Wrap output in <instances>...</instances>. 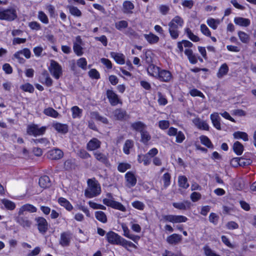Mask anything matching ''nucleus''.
Returning a JSON list of instances; mask_svg holds the SVG:
<instances>
[{"instance_id":"f257e3e1","label":"nucleus","mask_w":256,"mask_h":256,"mask_svg":"<svg viewBox=\"0 0 256 256\" xmlns=\"http://www.w3.org/2000/svg\"><path fill=\"white\" fill-rule=\"evenodd\" d=\"M106 238L108 242L112 244L120 245L127 248V246L136 248V246L132 242L126 240L119 236L118 234L110 231L106 234Z\"/></svg>"},{"instance_id":"f03ea898","label":"nucleus","mask_w":256,"mask_h":256,"mask_svg":"<svg viewBox=\"0 0 256 256\" xmlns=\"http://www.w3.org/2000/svg\"><path fill=\"white\" fill-rule=\"evenodd\" d=\"M88 188L85 190L84 194L88 198H92L100 194L101 188L98 182L95 180H88Z\"/></svg>"},{"instance_id":"7ed1b4c3","label":"nucleus","mask_w":256,"mask_h":256,"mask_svg":"<svg viewBox=\"0 0 256 256\" xmlns=\"http://www.w3.org/2000/svg\"><path fill=\"white\" fill-rule=\"evenodd\" d=\"M106 196V198H104L102 200L105 205L123 212L126 211V207L120 202L114 200L112 194L108 193Z\"/></svg>"},{"instance_id":"20e7f679","label":"nucleus","mask_w":256,"mask_h":256,"mask_svg":"<svg viewBox=\"0 0 256 256\" xmlns=\"http://www.w3.org/2000/svg\"><path fill=\"white\" fill-rule=\"evenodd\" d=\"M17 18L16 10L14 8L4 9L0 8V20L13 21Z\"/></svg>"},{"instance_id":"39448f33","label":"nucleus","mask_w":256,"mask_h":256,"mask_svg":"<svg viewBox=\"0 0 256 256\" xmlns=\"http://www.w3.org/2000/svg\"><path fill=\"white\" fill-rule=\"evenodd\" d=\"M46 128L45 126L39 128L37 124H32L28 126L26 132L28 134L36 136L44 134Z\"/></svg>"},{"instance_id":"423d86ee","label":"nucleus","mask_w":256,"mask_h":256,"mask_svg":"<svg viewBox=\"0 0 256 256\" xmlns=\"http://www.w3.org/2000/svg\"><path fill=\"white\" fill-rule=\"evenodd\" d=\"M50 71L52 76L56 79H58L62 75V66L54 60H52L50 62Z\"/></svg>"},{"instance_id":"0eeeda50","label":"nucleus","mask_w":256,"mask_h":256,"mask_svg":"<svg viewBox=\"0 0 256 256\" xmlns=\"http://www.w3.org/2000/svg\"><path fill=\"white\" fill-rule=\"evenodd\" d=\"M72 238V235L70 232H64L60 234L59 244L63 247L68 246Z\"/></svg>"},{"instance_id":"6e6552de","label":"nucleus","mask_w":256,"mask_h":256,"mask_svg":"<svg viewBox=\"0 0 256 256\" xmlns=\"http://www.w3.org/2000/svg\"><path fill=\"white\" fill-rule=\"evenodd\" d=\"M37 223L38 228L40 232L44 234L48 230V224L46 220L42 217H38L35 218Z\"/></svg>"},{"instance_id":"1a4fd4ad","label":"nucleus","mask_w":256,"mask_h":256,"mask_svg":"<svg viewBox=\"0 0 256 256\" xmlns=\"http://www.w3.org/2000/svg\"><path fill=\"white\" fill-rule=\"evenodd\" d=\"M106 96L110 104L112 106H115L118 104L122 103L119 99L118 96L112 90H107Z\"/></svg>"},{"instance_id":"9d476101","label":"nucleus","mask_w":256,"mask_h":256,"mask_svg":"<svg viewBox=\"0 0 256 256\" xmlns=\"http://www.w3.org/2000/svg\"><path fill=\"white\" fill-rule=\"evenodd\" d=\"M184 22L178 16H175L168 24L169 28L178 30L179 27H182Z\"/></svg>"},{"instance_id":"9b49d317","label":"nucleus","mask_w":256,"mask_h":256,"mask_svg":"<svg viewBox=\"0 0 256 256\" xmlns=\"http://www.w3.org/2000/svg\"><path fill=\"white\" fill-rule=\"evenodd\" d=\"M63 156V152L58 148H54L50 150L48 153L47 156L49 159L50 160H59Z\"/></svg>"},{"instance_id":"f8f14e48","label":"nucleus","mask_w":256,"mask_h":256,"mask_svg":"<svg viewBox=\"0 0 256 256\" xmlns=\"http://www.w3.org/2000/svg\"><path fill=\"white\" fill-rule=\"evenodd\" d=\"M125 178L126 180V186L128 188L134 186L137 182L136 178L134 174L132 172H128L125 174Z\"/></svg>"},{"instance_id":"ddd939ff","label":"nucleus","mask_w":256,"mask_h":256,"mask_svg":"<svg viewBox=\"0 0 256 256\" xmlns=\"http://www.w3.org/2000/svg\"><path fill=\"white\" fill-rule=\"evenodd\" d=\"M172 78V75L170 72L164 70H160L156 78L161 81L168 82L171 80Z\"/></svg>"},{"instance_id":"4468645a","label":"nucleus","mask_w":256,"mask_h":256,"mask_svg":"<svg viewBox=\"0 0 256 256\" xmlns=\"http://www.w3.org/2000/svg\"><path fill=\"white\" fill-rule=\"evenodd\" d=\"M101 142L96 138H92L86 144V148L89 151L94 150L100 147Z\"/></svg>"},{"instance_id":"2eb2a0df","label":"nucleus","mask_w":256,"mask_h":256,"mask_svg":"<svg viewBox=\"0 0 256 256\" xmlns=\"http://www.w3.org/2000/svg\"><path fill=\"white\" fill-rule=\"evenodd\" d=\"M114 118L118 120H123L127 116L126 112L122 108H116L112 112Z\"/></svg>"},{"instance_id":"dca6fc26","label":"nucleus","mask_w":256,"mask_h":256,"mask_svg":"<svg viewBox=\"0 0 256 256\" xmlns=\"http://www.w3.org/2000/svg\"><path fill=\"white\" fill-rule=\"evenodd\" d=\"M52 127L58 132L66 134L68 131V126L66 124H63L59 122H56L52 124Z\"/></svg>"},{"instance_id":"f3484780","label":"nucleus","mask_w":256,"mask_h":256,"mask_svg":"<svg viewBox=\"0 0 256 256\" xmlns=\"http://www.w3.org/2000/svg\"><path fill=\"white\" fill-rule=\"evenodd\" d=\"M37 210L36 208L32 204H26L23 205L20 207L19 210L18 214L19 216H22L24 214V212L26 211L30 212H35Z\"/></svg>"},{"instance_id":"a211bd4d","label":"nucleus","mask_w":256,"mask_h":256,"mask_svg":"<svg viewBox=\"0 0 256 256\" xmlns=\"http://www.w3.org/2000/svg\"><path fill=\"white\" fill-rule=\"evenodd\" d=\"M122 12L126 14H132V10L134 8V4L129 0H126L122 4Z\"/></svg>"},{"instance_id":"6ab92c4d","label":"nucleus","mask_w":256,"mask_h":256,"mask_svg":"<svg viewBox=\"0 0 256 256\" xmlns=\"http://www.w3.org/2000/svg\"><path fill=\"white\" fill-rule=\"evenodd\" d=\"M182 240V236L176 234H174L166 238V242L170 244H176Z\"/></svg>"},{"instance_id":"aec40b11","label":"nucleus","mask_w":256,"mask_h":256,"mask_svg":"<svg viewBox=\"0 0 256 256\" xmlns=\"http://www.w3.org/2000/svg\"><path fill=\"white\" fill-rule=\"evenodd\" d=\"M16 221L24 228H30L32 224V222L28 218L21 216L19 215L16 218Z\"/></svg>"},{"instance_id":"412c9836","label":"nucleus","mask_w":256,"mask_h":256,"mask_svg":"<svg viewBox=\"0 0 256 256\" xmlns=\"http://www.w3.org/2000/svg\"><path fill=\"white\" fill-rule=\"evenodd\" d=\"M172 206L174 208L180 210H186L190 208V202L188 200L181 202H174Z\"/></svg>"},{"instance_id":"4be33fe9","label":"nucleus","mask_w":256,"mask_h":256,"mask_svg":"<svg viewBox=\"0 0 256 256\" xmlns=\"http://www.w3.org/2000/svg\"><path fill=\"white\" fill-rule=\"evenodd\" d=\"M234 22L238 26H248L250 24V20L242 17H236L234 19Z\"/></svg>"},{"instance_id":"5701e85b","label":"nucleus","mask_w":256,"mask_h":256,"mask_svg":"<svg viewBox=\"0 0 256 256\" xmlns=\"http://www.w3.org/2000/svg\"><path fill=\"white\" fill-rule=\"evenodd\" d=\"M193 122L198 128L206 130H208L209 126L208 124L200 118H196L193 120Z\"/></svg>"},{"instance_id":"b1692460","label":"nucleus","mask_w":256,"mask_h":256,"mask_svg":"<svg viewBox=\"0 0 256 256\" xmlns=\"http://www.w3.org/2000/svg\"><path fill=\"white\" fill-rule=\"evenodd\" d=\"M160 70V68L159 67L154 65V64H150L147 68V72L150 76L157 78Z\"/></svg>"},{"instance_id":"393cba45","label":"nucleus","mask_w":256,"mask_h":256,"mask_svg":"<svg viewBox=\"0 0 256 256\" xmlns=\"http://www.w3.org/2000/svg\"><path fill=\"white\" fill-rule=\"evenodd\" d=\"M39 185L42 188H48L51 186L49 177L47 176H42L39 179Z\"/></svg>"},{"instance_id":"a878e982","label":"nucleus","mask_w":256,"mask_h":256,"mask_svg":"<svg viewBox=\"0 0 256 256\" xmlns=\"http://www.w3.org/2000/svg\"><path fill=\"white\" fill-rule=\"evenodd\" d=\"M131 127L134 130L140 133L144 131L146 128V125L142 122H136L131 124Z\"/></svg>"},{"instance_id":"bb28decb","label":"nucleus","mask_w":256,"mask_h":256,"mask_svg":"<svg viewBox=\"0 0 256 256\" xmlns=\"http://www.w3.org/2000/svg\"><path fill=\"white\" fill-rule=\"evenodd\" d=\"M210 119L212 121V124L218 130H220V117L218 114H213L210 115Z\"/></svg>"},{"instance_id":"cd10ccee","label":"nucleus","mask_w":256,"mask_h":256,"mask_svg":"<svg viewBox=\"0 0 256 256\" xmlns=\"http://www.w3.org/2000/svg\"><path fill=\"white\" fill-rule=\"evenodd\" d=\"M228 70V65L226 64H223L218 69L216 74L217 77L219 78H222L224 76L227 74Z\"/></svg>"},{"instance_id":"c85d7f7f","label":"nucleus","mask_w":256,"mask_h":256,"mask_svg":"<svg viewBox=\"0 0 256 256\" xmlns=\"http://www.w3.org/2000/svg\"><path fill=\"white\" fill-rule=\"evenodd\" d=\"M94 155L98 161L102 164H106L108 162V159L106 156L100 152L96 151L94 152Z\"/></svg>"},{"instance_id":"c756f323","label":"nucleus","mask_w":256,"mask_h":256,"mask_svg":"<svg viewBox=\"0 0 256 256\" xmlns=\"http://www.w3.org/2000/svg\"><path fill=\"white\" fill-rule=\"evenodd\" d=\"M144 37L145 39L151 44H154L158 42L159 40V38L156 35L150 33L149 34H144Z\"/></svg>"},{"instance_id":"7c9ffc66","label":"nucleus","mask_w":256,"mask_h":256,"mask_svg":"<svg viewBox=\"0 0 256 256\" xmlns=\"http://www.w3.org/2000/svg\"><path fill=\"white\" fill-rule=\"evenodd\" d=\"M90 116L92 118L101 122L104 124H108V120L106 118L100 116L98 112H90Z\"/></svg>"},{"instance_id":"2f4dec72","label":"nucleus","mask_w":256,"mask_h":256,"mask_svg":"<svg viewBox=\"0 0 256 256\" xmlns=\"http://www.w3.org/2000/svg\"><path fill=\"white\" fill-rule=\"evenodd\" d=\"M58 202L60 206L64 207L68 211L72 210L73 208V206L66 199L64 198H59Z\"/></svg>"},{"instance_id":"473e14b6","label":"nucleus","mask_w":256,"mask_h":256,"mask_svg":"<svg viewBox=\"0 0 256 256\" xmlns=\"http://www.w3.org/2000/svg\"><path fill=\"white\" fill-rule=\"evenodd\" d=\"M111 56L114 58L116 62L120 64H124V56L122 54H120L114 52H111Z\"/></svg>"},{"instance_id":"72a5a7b5","label":"nucleus","mask_w":256,"mask_h":256,"mask_svg":"<svg viewBox=\"0 0 256 256\" xmlns=\"http://www.w3.org/2000/svg\"><path fill=\"white\" fill-rule=\"evenodd\" d=\"M32 141L36 144H40V146L48 148L50 146V142L46 138L40 139H32Z\"/></svg>"},{"instance_id":"f704fd0d","label":"nucleus","mask_w":256,"mask_h":256,"mask_svg":"<svg viewBox=\"0 0 256 256\" xmlns=\"http://www.w3.org/2000/svg\"><path fill=\"white\" fill-rule=\"evenodd\" d=\"M233 150L236 154L240 155L243 152L244 146L240 142L237 141L234 144Z\"/></svg>"},{"instance_id":"c9c22d12","label":"nucleus","mask_w":256,"mask_h":256,"mask_svg":"<svg viewBox=\"0 0 256 256\" xmlns=\"http://www.w3.org/2000/svg\"><path fill=\"white\" fill-rule=\"evenodd\" d=\"M238 34L240 40L244 44H248L249 42L250 38L248 34L244 32L239 31Z\"/></svg>"},{"instance_id":"e433bc0d","label":"nucleus","mask_w":256,"mask_h":256,"mask_svg":"<svg viewBox=\"0 0 256 256\" xmlns=\"http://www.w3.org/2000/svg\"><path fill=\"white\" fill-rule=\"evenodd\" d=\"M96 218L102 223L107 222V217L104 212L102 211H97L95 212Z\"/></svg>"},{"instance_id":"4c0bfd02","label":"nucleus","mask_w":256,"mask_h":256,"mask_svg":"<svg viewBox=\"0 0 256 256\" xmlns=\"http://www.w3.org/2000/svg\"><path fill=\"white\" fill-rule=\"evenodd\" d=\"M134 146V142L132 140H127L123 147L124 152L126 154H130V149L132 148Z\"/></svg>"},{"instance_id":"58836bf2","label":"nucleus","mask_w":256,"mask_h":256,"mask_svg":"<svg viewBox=\"0 0 256 256\" xmlns=\"http://www.w3.org/2000/svg\"><path fill=\"white\" fill-rule=\"evenodd\" d=\"M122 226L124 232V235L132 240L135 241L137 238V236L130 234V230L126 224H122Z\"/></svg>"},{"instance_id":"ea45409f","label":"nucleus","mask_w":256,"mask_h":256,"mask_svg":"<svg viewBox=\"0 0 256 256\" xmlns=\"http://www.w3.org/2000/svg\"><path fill=\"white\" fill-rule=\"evenodd\" d=\"M44 113L48 116H52L54 118H57L58 116V112L52 108H48L44 109Z\"/></svg>"},{"instance_id":"a19ab883","label":"nucleus","mask_w":256,"mask_h":256,"mask_svg":"<svg viewBox=\"0 0 256 256\" xmlns=\"http://www.w3.org/2000/svg\"><path fill=\"white\" fill-rule=\"evenodd\" d=\"M179 186L184 188H187L189 186L188 179L185 176H180L178 178Z\"/></svg>"},{"instance_id":"79ce46f5","label":"nucleus","mask_w":256,"mask_h":256,"mask_svg":"<svg viewBox=\"0 0 256 256\" xmlns=\"http://www.w3.org/2000/svg\"><path fill=\"white\" fill-rule=\"evenodd\" d=\"M233 136H234V138H236V139L241 138V139H242L244 141H248V135L246 133L244 132L238 131V132H235Z\"/></svg>"},{"instance_id":"37998d69","label":"nucleus","mask_w":256,"mask_h":256,"mask_svg":"<svg viewBox=\"0 0 256 256\" xmlns=\"http://www.w3.org/2000/svg\"><path fill=\"white\" fill-rule=\"evenodd\" d=\"M44 80L43 81L41 82L42 84H44L48 86H50L52 85V79L48 76V74L46 71L44 72L42 74Z\"/></svg>"},{"instance_id":"c03bdc74","label":"nucleus","mask_w":256,"mask_h":256,"mask_svg":"<svg viewBox=\"0 0 256 256\" xmlns=\"http://www.w3.org/2000/svg\"><path fill=\"white\" fill-rule=\"evenodd\" d=\"M200 142L202 144L206 146L208 148H212L213 145L211 142L210 140L205 136H202L200 137Z\"/></svg>"},{"instance_id":"a18cd8bd","label":"nucleus","mask_w":256,"mask_h":256,"mask_svg":"<svg viewBox=\"0 0 256 256\" xmlns=\"http://www.w3.org/2000/svg\"><path fill=\"white\" fill-rule=\"evenodd\" d=\"M185 32L188 38L192 41L194 42H197L200 40V38L196 35L194 34L190 28H186Z\"/></svg>"},{"instance_id":"49530a36","label":"nucleus","mask_w":256,"mask_h":256,"mask_svg":"<svg viewBox=\"0 0 256 256\" xmlns=\"http://www.w3.org/2000/svg\"><path fill=\"white\" fill-rule=\"evenodd\" d=\"M67 8L69 10L70 13L73 16H80L82 15L81 12L76 6H68Z\"/></svg>"},{"instance_id":"de8ad7c7","label":"nucleus","mask_w":256,"mask_h":256,"mask_svg":"<svg viewBox=\"0 0 256 256\" xmlns=\"http://www.w3.org/2000/svg\"><path fill=\"white\" fill-rule=\"evenodd\" d=\"M203 250L206 256H220L216 254L208 246H204Z\"/></svg>"},{"instance_id":"09e8293b","label":"nucleus","mask_w":256,"mask_h":256,"mask_svg":"<svg viewBox=\"0 0 256 256\" xmlns=\"http://www.w3.org/2000/svg\"><path fill=\"white\" fill-rule=\"evenodd\" d=\"M131 166L128 163H120L118 166V170L120 172H124L130 168Z\"/></svg>"},{"instance_id":"8fccbe9b","label":"nucleus","mask_w":256,"mask_h":256,"mask_svg":"<svg viewBox=\"0 0 256 256\" xmlns=\"http://www.w3.org/2000/svg\"><path fill=\"white\" fill-rule=\"evenodd\" d=\"M239 161V166H246L249 165L250 164V159H244L242 158H234V161Z\"/></svg>"},{"instance_id":"3c124183","label":"nucleus","mask_w":256,"mask_h":256,"mask_svg":"<svg viewBox=\"0 0 256 256\" xmlns=\"http://www.w3.org/2000/svg\"><path fill=\"white\" fill-rule=\"evenodd\" d=\"M2 203L8 210H13L16 208L15 204L9 200H2Z\"/></svg>"},{"instance_id":"603ef678","label":"nucleus","mask_w":256,"mask_h":256,"mask_svg":"<svg viewBox=\"0 0 256 256\" xmlns=\"http://www.w3.org/2000/svg\"><path fill=\"white\" fill-rule=\"evenodd\" d=\"M219 22H220L218 20H215L212 18L207 20V24L214 30H216L217 28Z\"/></svg>"},{"instance_id":"864d4df0","label":"nucleus","mask_w":256,"mask_h":256,"mask_svg":"<svg viewBox=\"0 0 256 256\" xmlns=\"http://www.w3.org/2000/svg\"><path fill=\"white\" fill-rule=\"evenodd\" d=\"M140 134L141 140L143 143L146 144L150 140V136L148 132L146 130L140 133Z\"/></svg>"},{"instance_id":"5fc2aeb1","label":"nucleus","mask_w":256,"mask_h":256,"mask_svg":"<svg viewBox=\"0 0 256 256\" xmlns=\"http://www.w3.org/2000/svg\"><path fill=\"white\" fill-rule=\"evenodd\" d=\"M20 88L24 91L29 92L30 93H32L34 90L32 85L29 83H26L20 86Z\"/></svg>"},{"instance_id":"6e6d98bb","label":"nucleus","mask_w":256,"mask_h":256,"mask_svg":"<svg viewBox=\"0 0 256 256\" xmlns=\"http://www.w3.org/2000/svg\"><path fill=\"white\" fill-rule=\"evenodd\" d=\"M128 26V23L126 20H120L116 22L115 26L118 30H121L122 28H127Z\"/></svg>"},{"instance_id":"4d7b16f0","label":"nucleus","mask_w":256,"mask_h":256,"mask_svg":"<svg viewBox=\"0 0 256 256\" xmlns=\"http://www.w3.org/2000/svg\"><path fill=\"white\" fill-rule=\"evenodd\" d=\"M73 49H74V52L78 56H80L82 55V54H83L82 48L80 44L76 43V42L74 43Z\"/></svg>"},{"instance_id":"13d9d810","label":"nucleus","mask_w":256,"mask_h":256,"mask_svg":"<svg viewBox=\"0 0 256 256\" xmlns=\"http://www.w3.org/2000/svg\"><path fill=\"white\" fill-rule=\"evenodd\" d=\"M77 65L82 70L86 69L87 62L85 58H82L77 60Z\"/></svg>"},{"instance_id":"bf43d9fd","label":"nucleus","mask_w":256,"mask_h":256,"mask_svg":"<svg viewBox=\"0 0 256 256\" xmlns=\"http://www.w3.org/2000/svg\"><path fill=\"white\" fill-rule=\"evenodd\" d=\"M72 117L74 118L80 117L82 113V110L77 106H73L72 108Z\"/></svg>"},{"instance_id":"052dcab7","label":"nucleus","mask_w":256,"mask_h":256,"mask_svg":"<svg viewBox=\"0 0 256 256\" xmlns=\"http://www.w3.org/2000/svg\"><path fill=\"white\" fill-rule=\"evenodd\" d=\"M164 180V188H166L170 184V176L168 173H166L163 175L162 176Z\"/></svg>"},{"instance_id":"680f3d73","label":"nucleus","mask_w":256,"mask_h":256,"mask_svg":"<svg viewBox=\"0 0 256 256\" xmlns=\"http://www.w3.org/2000/svg\"><path fill=\"white\" fill-rule=\"evenodd\" d=\"M218 216L215 213L212 212L209 216V220L214 225L218 224Z\"/></svg>"},{"instance_id":"e2e57ef3","label":"nucleus","mask_w":256,"mask_h":256,"mask_svg":"<svg viewBox=\"0 0 256 256\" xmlns=\"http://www.w3.org/2000/svg\"><path fill=\"white\" fill-rule=\"evenodd\" d=\"M132 204L133 207L139 210H143L144 208V204L138 200L132 202Z\"/></svg>"},{"instance_id":"0e129e2a","label":"nucleus","mask_w":256,"mask_h":256,"mask_svg":"<svg viewBox=\"0 0 256 256\" xmlns=\"http://www.w3.org/2000/svg\"><path fill=\"white\" fill-rule=\"evenodd\" d=\"M158 102L160 105H166L168 103L167 100L165 98L164 96H162L161 92H158Z\"/></svg>"},{"instance_id":"69168bd1","label":"nucleus","mask_w":256,"mask_h":256,"mask_svg":"<svg viewBox=\"0 0 256 256\" xmlns=\"http://www.w3.org/2000/svg\"><path fill=\"white\" fill-rule=\"evenodd\" d=\"M176 136V142L178 143H182L185 139V136L181 131L178 132Z\"/></svg>"},{"instance_id":"338daca9","label":"nucleus","mask_w":256,"mask_h":256,"mask_svg":"<svg viewBox=\"0 0 256 256\" xmlns=\"http://www.w3.org/2000/svg\"><path fill=\"white\" fill-rule=\"evenodd\" d=\"M38 18L44 24H48V20L46 15L42 11L38 12Z\"/></svg>"},{"instance_id":"774afa93","label":"nucleus","mask_w":256,"mask_h":256,"mask_svg":"<svg viewBox=\"0 0 256 256\" xmlns=\"http://www.w3.org/2000/svg\"><path fill=\"white\" fill-rule=\"evenodd\" d=\"M162 256H183V255L180 252L174 254L171 251L166 250L162 254Z\"/></svg>"}]
</instances>
